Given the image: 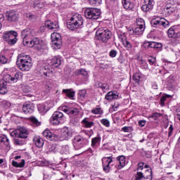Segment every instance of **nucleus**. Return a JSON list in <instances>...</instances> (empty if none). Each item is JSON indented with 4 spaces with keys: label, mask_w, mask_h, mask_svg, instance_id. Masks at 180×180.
I'll list each match as a JSON object with an SVG mask.
<instances>
[{
    "label": "nucleus",
    "mask_w": 180,
    "mask_h": 180,
    "mask_svg": "<svg viewBox=\"0 0 180 180\" xmlns=\"http://www.w3.org/2000/svg\"><path fill=\"white\" fill-rule=\"evenodd\" d=\"M176 115L177 116H180V105H179L178 107H176Z\"/></svg>",
    "instance_id": "774afa93"
},
{
    "label": "nucleus",
    "mask_w": 180,
    "mask_h": 180,
    "mask_svg": "<svg viewBox=\"0 0 180 180\" xmlns=\"http://www.w3.org/2000/svg\"><path fill=\"white\" fill-rule=\"evenodd\" d=\"M145 4L141 6L143 12H148L154 8V0H144Z\"/></svg>",
    "instance_id": "a211bd4d"
},
{
    "label": "nucleus",
    "mask_w": 180,
    "mask_h": 180,
    "mask_svg": "<svg viewBox=\"0 0 180 180\" xmlns=\"http://www.w3.org/2000/svg\"><path fill=\"white\" fill-rule=\"evenodd\" d=\"M34 143L38 148H41L43 146H44V141L40 136H35L33 138Z\"/></svg>",
    "instance_id": "5701e85b"
},
{
    "label": "nucleus",
    "mask_w": 180,
    "mask_h": 180,
    "mask_svg": "<svg viewBox=\"0 0 180 180\" xmlns=\"http://www.w3.org/2000/svg\"><path fill=\"white\" fill-rule=\"evenodd\" d=\"M168 37H171L173 39H176V37H179V30H178V27L176 26L171 27L167 31Z\"/></svg>",
    "instance_id": "f3484780"
},
{
    "label": "nucleus",
    "mask_w": 180,
    "mask_h": 180,
    "mask_svg": "<svg viewBox=\"0 0 180 180\" xmlns=\"http://www.w3.org/2000/svg\"><path fill=\"white\" fill-rule=\"evenodd\" d=\"M82 123L84 124V127H86V129H91V127H92V126L95 124L94 122H89L88 120V118H84L82 120Z\"/></svg>",
    "instance_id": "2f4dec72"
},
{
    "label": "nucleus",
    "mask_w": 180,
    "mask_h": 180,
    "mask_svg": "<svg viewBox=\"0 0 180 180\" xmlns=\"http://www.w3.org/2000/svg\"><path fill=\"white\" fill-rule=\"evenodd\" d=\"M161 116L160 113L155 112L149 117V119H153V120H157L158 117Z\"/></svg>",
    "instance_id": "6e6d98bb"
},
{
    "label": "nucleus",
    "mask_w": 180,
    "mask_h": 180,
    "mask_svg": "<svg viewBox=\"0 0 180 180\" xmlns=\"http://www.w3.org/2000/svg\"><path fill=\"white\" fill-rule=\"evenodd\" d=\"M8 92V89H6V83L4 82H0V94L1 95H5Z\"/></svg>",
    "instance_id": "72a5a7b5"
},
{
    "label": "nucleus",
    "mask_w": 180,
    "mask_h": 180,
    "mask_svg": "<svg viewBox=\"0 0 180 180\" xmlns=\"http://www.w3.org/2000/svg\"><path fill=\"white\" fill-rule=\"evenodd\" d=\"M4 82L6 84V82H8V84H13V80L12 79V76L11 75H6L3 77Z\"/></svg>",
    "instance_id": "a19ab883"
},
{
    "label": "nucleus",
    "mask_w": 180,
    "mask_h": 180,
    "mask_svg": "<svg viewBox=\"0 0 180 180\" xmlns=\"http://www.w3.org/2000/svg\"><path fill=\"white\" fill-rule=\"evenodd\" d=\"M72 144L75 150H80L86 144V139L80 135H77L72 140Z\"/></svg>",
    "instance_id": "6e6552de"
},
{
    "label": "nucleus",
    "mask_w": 180,
    "mask_h": 180,
    "mask_svg": "<svg viewBox=\"0 0 180 180\" xmlns=\"http://www.w3.org/2000/svg\"><path fill=\"white\" fill-rule=\"evenodd\" d=\"M71 108H68V106H64L62 108L63 112H65V113H67L68 115H70V110Z\"/></svg>",
    "instance_id": "680f3d73"
},
{
    "label": "nucleus",
    "mask_w": 180,
    "mask_h": 180,
    "mask_svg": "<svg viewBox=\"0 0 180 180\" xmlns=\"http://www.w3.org/2000/svg\"><path fill=\"white\" fill-rule=\"evenodd\" d=\"M121 41L122 42L124 47H125L127 49V50H128V51H130V50H131L133 46H131L130 42L129 41H127V39H126L124 36L121 38Z\"/></svg>",
    "instance_id": "a878e982"
},
{
    "label": "nucleus",
    "mask_w": 180,
    "mask_h": 180,
    "mask_svg": "<svg viewBox=\"0 0 180 180\" xmlns=\"http://www.w3.org/2000/svg\"><path fill=\"white\" fill-rule=\"evenodd\" d=\"M15 31H8V32H6L4 33L3 34V39L4 40H5V41H6V40H8L11 36L12 37H13V33H15Z\"/></svg>",
    "instance_id": "4c0bfd02"
},
{
    "label": "nucleus",
    "mask_w": 180,
    "mask_h": 180,
    "mask_svg": "<svg viewBox=\"0 0 180 180\" xmlns=\"http://www.w3.org/2000/svg\"><path fill=\"white\" fill-rule=\"evenodd\" d=\"M165 11L169 15H172V13H174V12H175L176 9H175V7L174 6L173 7H170V8H167Z\"/></svg>",
    "instance_id": "13d9d810"
},
{
    "label": "nucleus",
    "mask_w": 180,
    "mask_h": 180,
    "mask_svg": "<svg viewBox=\"0 0 180 180\" xmlns=\"http://www.w3.org/2000/svg\"><path fill=\"white\" fill-rule=\"evenodd\" d=\"M0 63L1 64H6L8 63V59L5 56H0Z\"/></svg>",
    "instance_id": "bf43d9fd"
},
{
    "label": "nucleus",
    "mask_w": 180,
    "mask_h": 180,
    "mask_svg": "<svg viewBox=\"0 0 180 180\" xmlns=\"http://www.w3.org/2000/svg\"><path fill=\"white\" fill-rule=\"evenodd\" d=\"M51 39L52 40V47L55 50H58L63 46V40L61 39V34L57 32H53L51 35Z\"/></svg>",
    "instance_id": "423d86ee"
},
{
    "label": "nucleus",
    "mask_w": 180,
    "mask_h": 180,
    "mask_svg": "<svg viewBox=\"0 0 180 180\" xmlns=\"http://www.w3.org/2000/svg\"><path fill=\"white\" fill-rule=\"evenodd\" d=\"M102 162L103 171H105V172H109V171H110V164L113 162V159L112 156L103 157L102 158Z\"/></svg>",
    "instance_id": "f8f14e48"
},
{
    "label": "nucleus",
    "mask_w": 180,
    "mask_h": 180,
    "mask_svg": "<svg viewBox=\"0 0 180 180\" xmlns=\"http://www.w3.org/2000/svg\"><path fill=\"white\" fill-rule=\"evenodd\" d=\"M91 113L94 115H102L103 113V111L102 110L101 108H96L91 110Z\"/></svg>",
    "instance_id": "de8ad7c7"
},
{
    "label": "nucleus",
    "mask_w": 180,
    "mask_h": 180,
    "mask_svg": "<svg viewBox=\"0 0 180 180\" xmlns=\"http://www.w3.org/2000/svg\"><path fill=\"white\" fill-rule=\"evenodd\" d=\"M141 79V74L136 72L133 75V79L135 84H139L140 82V79Z\"/></svg>",
    "instance_id": "37998d69"
},
{
    "label": "nucleus",
    "mask_w": 180,
    "mask_h": 180,
    "mask_svg": "<svg viewBox=\"0 0 180 180\" xmlns=\"http://www.w3.org/2000/svg\"><path fill=\"white\" fill-rule=\"evenodd\" d=\"M34 8L36 9H41L44 6L45 4L43 2H40L39 0H33Z\"/></svg>",
    "instance_id": "473e14b6"
},
{
    "label": "nucleus",
    "mask_w": 180,
    "mask_h": 180,
    "mask_svg": "<svg viewBox=\"0 0 180 180\" xmlns=\"http://www.w3.org/2000/svg\"><path fill=\"white\" fill-rule=\"evenodd\" d=\"M11 136L18 139H27L29 136V131L25 127H21L11 132Z\"/></svg>",
    "instance_id": "0eeeda50"
},
{
    "label": "nucleus",
    "mask_w": 180,
    "mask_h": 180,
    "mask_svg": "<svg viewBox=\"0 0 180 180\" xmlns=\"http://www.w3.org/2000/svg\"><path fill=\"white\" fill-rule=\"evenodd\" d=\"M63 117H64V114L60 111H56L50 119V122L54 126H57L61 123L63 120Z\"/></svg>",
    "instance_id": "9d476101"
},
{
    "label": "nucleus",
    "mask_w": 180,
    "mask_h": 180,
    "mask_svg": "<svg viewBox=\"0 0 180 180\" xmlns=\"http://www.w3.org/2000/svg\"><path fill=\"white\" fill-rule=\"evenodd\" d=\"M155 61H156L155 58H154L153 56H149L148 58V63H149V64L150 65H155Z\"/></svg>",
    "instance_id": "5fc2aeb1"
},
{
    "label": "nucleus",
    "mask_w": 180,
    "mask_h": 180,
    "mask_svg": "<svg viewBox=\"0 0 180 180\" xmlns=\"http://www.w3.org/2000/svg\"><path fill=\"white\" fill-rule=\"evenodd\" d=\"M75 75H82L83 77H86L88 75V72L84 69H79L75 72Z\"/></svg>",
    "instance_id": "ea45409f"
},
{
    "label": "nucleus",
    "mask_w": 180,
    "mask_h": 180,
    "mask_svg": "<svg viewBox=\"0 0 180 180\" xmlns=\"http://www.w3.org/2000/svg\"><path fill=\"white\" fill-rule=\"evenodd\" d=\"M172 131H174V127L171 124L169 127L168 137H171L172 136Z\"/></svg>",
    "instance_id": "e2e57ef3"
},
{
    "label": "nucleus",
    "mask_w": 180,
    "mask_h": 180,
    "mask_svg": "<svg viewBox=\"0 0 180 180\" xmlns=\"http://www.w3.org/2000/svg\"><path fill=\"white\" fill-rule=\"evenodd\" d=\"M98 88H101L103 91H108L109 89V86L106 83H98Z\"/></svg>",
    "instance_id": "49530a36"
},
{
    "label": "nucleus",
    "mask_w": 180,
    "mask_h": 180,
    "mask_svg": "<svg viewBox=\"0 0 180 180\" xmlns=\"http://www.w3.org/2000/svg\"><path fill=\"white\" fill-rule=\"evenodd\" d=\"M60 136L58 135L57 140L63 141V140H68L70 137L72 136V129L70 127H65L60 131Z\"/></svg>",
    "instance_id": "1a4fd4ad"
},
{
    "label": "nucleus",
    "mask_w": 180,
    "mask_h": 180,
    "mask_svg": "<svg viewBox=\"0 0 180 180\" xmlns=\"http://www.w3.org/2000/svg\"><path fill=\"white\" fill-rule=\"evenodd\" d=\"M18 18L15 11H9L6 13V18L8 22H16Z\"/></svg>",
    "instance_id": "4be33fe9"
},
{
    "label": "nucleus",
    "mask_w": 180,
    "mask_h": 180,
    "mask_svg": "<svg viewBox=\"0 0 180 180\" xmlns=\"http://www.w3.org/2000/svg\"><path fill=\"white\" fill-rule=\"evenodd\" d=\"M12 165L13 167H15V168H23V167H25V160H22L20 163L13 160Z\"/></svg>",
    "instance_id": "e433bc0d"
},
{
    "label": "nucleus",
    "mask_w": 180,
    "mask_h": 180,
    "mask_svg": "<svg viewBox=\"0 0 180 180\" xmlns=\"http://www.w3.org/2000/svg\"><path fill=\"white\" fill-rule=\"evenodd\" d=\"M37 34V32L32 28H27L22 31L21 32V37L23 39V44H27L29 43V41L27 40H32V37H34Z\"/></svg>",
    "instance_id": "20e7f679"
},
{
    "label": "nucleus",
    "mask_w": 180,
    "mask_h": 180,
    "mask_svg": "<svg viewBox=\"0 0 180 180\" xmlns=\"http://www.w3.org/2000/svg\"><path fill=\"white\" fill-rule=\"evenodd\" d=\"M22 77H23V73H22L21 72H15V75L12 76L13 83L20 81V79L22 78Z\"/></svg>",
    "instance_id": "c756f323"
},
{
    "label": "nucleus",
    "mask_w": 180,
    "mask_h": 180,
    "mask_svg": "<svg viewBox=\"0 0 180 180\" xmlns=\"http://www.w3.org/2000/svg\"><path fill=\"white\" fill-rule=\"evenodd\" d=\"M143 177L147 180H153V171L151 169L146 170L143 174Z\"/></svg>",
    "instance_id": "58836bf2"
},
{
    "label": "nucleus",
    "mask_w": 180,
    "mask_h": 180,
    "mask_svg": "<svg viewBox=\"0 0 180 180\" xmlns=\"http://www.w3.org/2000/svg\"><path fill=\"white\" fill-rule=\"evenodd\" d=\"M119 98V93L117 91H111L105 94V99L106 101H113V99Z\"/></svg>",
    "instance_id": "412c9836"
},
{
    "label": "nucleus",
    "mask_w": 180,
    "mask_h": 180,
    "mask_svg": "<svg viewBox=\"0 0 180 180\" xmlns=\"http://www.w3.org/2000/svg\"><path fill=\"white\" fill-rule=\"evenodd\" d=\"M122 3L124 9L131 11V8H133V3H131V0H122Z\"/></svg>",
    "instance_id": "393cba45"
},
{
    "label": "nucleus",
    "mask_w": 180,
    "mask_h": 180,
    "mask_svg": "<svg viewBox=\"0 0 180 180\" xmlns=\"http://www.w3.org/2000/svg\"><path fill=\"white\" fill-rule=\"evenodd\" d=\"M101 143V137H95L91 140V146L92 147H95L97 144H99Z\"/></svg>",
    "instance_id": "a18cd8bd"
},
{
    "label": "nucleus",
    "mask_w": 180,
    "mask_h": 180,
    "mask_svg": "<svg viewBox=\"0 0 180 180\" xmlns=\"http://www.w3.org/2000/svg\"><path fill=\"white\" fill-rule=\"evenodd\" d=\"M22 111L25 115H30L31 113H33V112H34V106L33 105V103L29 101L24 103Z\"/></svg>",
    "instance_id": "2eb2a0df"
},
{
    "label": "nucleus",
    "mask_w": 180,
    "mask_h": 180,
    "mask_svg": "<svg viewBox=\"0 0 180 180\" xmlns=\"http://www.w3.org/2000/svg\"><path fill=\"white\" fill-rule=\"evenodd\" d=\"M14 144L15 146H23V144H25V141L20 140V139H14Z\"/></svg>",
    "instance_id": "603ef678"
},
{
    "label": "nucleus",
    "mask_w": 180,
    "mask_h": 180,
    "mask_svg": "<svg viewBox=\"0 0 180 180\" xmlns=\"http://www.w3.org/2000/svg\"><path fill=\"white\" fill-rule=\"evenodd\" d=\"M167 98H172V96L169 94H163L162 96L160 98V105L165 106V101H167Z\"/></svg>",
    "instance_id": "c9c22d12"
},
{
    "label": "nucleus",
    "mask_w": 180,
    "mask_h": 180,
    "mask_svg": "<svg viewBox=\"0 0 180 180\" xmlns=\"http://www.w3.org/2000/svg\"><path fill=\"white\" fill-rule=\"evenodd\" d=\"M60 154L63 155H68L70 154V146L68 145H65L62 146V148L60 150Z\"/></svg>",
    "instance_id": "f704fd0d"
},
{
    "label": "nucleus",
    "mask_w": 180,
    "mask_h": 180,
    "mask_svg": "<svg viewBox=\"0 0 180 180\" xmlns=\"http://www.w3.org/2000/svg\"><path fill=\"white\" fill-rule=\"evenodd\" d=\"M79 114V110L77 108H70L69 115H72L73 116H78Z\"/></svg>",
    "instance_id": "8fccbe9b"
},
{
    "label": "nucleus",
    "mask_w": 180,
    "mask_h": 180,
    "mask_svg": "<svg viewBox=\"0 0 180 180\" xmlns=\"http://www.w3.org/2000/svg\"><path fill=\"white\" fill-rule=\"evenodd\" d=\"M89 1L92 6H98V5H101V4H102V0H89Z\"/></svg>",
    "instance_id": "09e8293b"
},
{
    "label": "nucleus",
    "mask_w": 180,
    "mask_h": 180,
    "mask_svg": "<svg viewBox=\"0 0 180 180\" xmlns=\"http://www.w3.org/2000/svg\"><path fill=\"white\" fill-rule=\"evenodd\" d=\"M42 136L44 137H46V139L47 140H50V141H53V140L57 141V137H58V135H56V134H53L48 129H45L42 132Z\"/></svg>",
    "instance_id": "6ab92c4d"
},
{
    "label": "nucleus",
    "mask_w": 180,
    "mask_h": 180,
    "mask_svg": "<svg viewBox=\"0 0 180 180\" xmlns=\"http://www.w3.org/2000/svg\"><path fill=\"white\" fill-rule=\"evenodd\" d=\"M37 108L40 113H46L47 112V108H46V105L44 104H39Z\"/></svg>",
    "instance_id": "c03bdc74"
},
{
    "label": "nucleus",
    "mask_w": 180,
    "mask_h": 180,
    "mask_svg": "<svg viewBox=\"0 0 180 180\" xmlns=\"http://www.w3.org/2000/svg\"><path fill=\"white\" fill-rule=\"evenodd\" d=\"M116 56H117V51L115 50H112L110 52V57L115 58Z\"/></svg>",
    "instance_id": "0e129e2a"
},
{
    "label": "nucleus",
    "mask_w": 180,
    "mask_h": 180,
    "mask_svg": "<svg viewBox=\"0 0 180 180\" xmlns=\"http://www.w3.org/2000/svg\"><path fill=\"white\" fill-rule=\"evenodd\" d=\"M79 95L81 98H84L86 95V90H81L79 92Z\"/></svg>",
    "instance_id": "69168bd1"
},
{
    "label": "nucleus",
    "mask_w": 180,
    "mask_h": 180,
    "mask_svg": "<svg viewBox=\"0 0 180 180\" xmlns=\"http://www.w3.org/2000/svg\"><path fill=\"white\" fill-rule=\"evenodd\" d=\"M63 94H65L70 99H74V96H75V91L72 89H63Z\"/></svg>",
    "instance_id": "b1692460"
},
{
    "label": "nucleus",
    "mask_w": 180,
    "mask_h": 180,
    "mask_svg": "<svg viewBox=\"0 0 180 180\" xmlns=\"http://www.w3.org/2000/svg\"><path fill=\"white\" fill-rule=\"evenodd\" d=\"M96 36L100 41H102L103 43H108L110 37H112V32L108 30V28L99 29L96 32Z\"/></svg>",
    "instance_id": "7ed1b4c3"
},
{
    "label": "nucleus",
    "mask_w": 180,
    "mask_h": 180,
    "mask_svg": "<svg viewBox=\"0 0 180 180\" xmlns=\"http://www.w3.org/2000/svg\"><path fill=\"white\" fill-rule=\"evenodd\" d=\"M16 63L17 67L20 71H30V69L33 67L32 58L25 53L18 55Z\"/></svg>",
    "instance_id": "f257e3e1"
},
{
    "label": "nucleus",
    "mask_w": 180,
    "mask_h": 180,
    "mask_svg": "<svg viewBox=\"0 0 180 180\" xmlns=\"http://www.w3.org/2000/svg\"><path fill=\"white\" fill-rule=\"evenodd\" d=\"M122 130L124 131V133H130V131H133L132 127H124L122 128Z\"/></svg>",
    "instance_id": "4d7b16f0"
},
{
    "label": "nucleus",
    "mask_w": 180,
    "mask_h": 180,
    "mask_svg": "<svg viewBox=\"0 0 180 180\" xmlns=\"http://www.w3.org/2000/svg\"><path fill=\"white\" fill-rule=\"evenodd\" d=\"M84 15L87 19L96 20L101 17V10L98 8H87L84 11Z\"/></svg>",
    "instance_id": "39448f33"
},
{
    "label": "nucleus",
    "mask_w": 180,
    "mask_h": 180,
    "mask_svg": "<svg viewBox=\"0 0 180 180\" xmlns=\"http://www.w3.org/2000/svg\"><path fill=\"white\" fill-rule=\"evenodd\" d=\"M146 28L143 27L136 26L134 30H130L129 32L130 33H135V34L140 35L143 34V32H144Z\"/></svg>",
    "instance_id": "7c9ffc66"
},
{
    "label": "nucleus",
    "mask_w": 180,
    "mask_h": 180,
    "mask_svg": "<svg viewBox=\"0 0 180 180\" xmlns=\"http://www.w3.org/2000/svg\"><path fill=\"white\" fill-rule=\"evenodd\" d=\"M136 26L139 27H145L146 28V22L143 18H137L136 19Z\"/></svg>",
    "instance_id": "79ce46f5"
},
{
    "label": "nucleus",
    "mask_w": 180,
    "mask_h": 180,
    "mask_svg": "<svg viewBox=\"0 0 180 180\" xmlns=\"http://www.w3.org/2000/svg\"><path fill=\"white\" fill-rule=\"evenodd\" d=\"M143 47L146 49V50H148V49L157 50L158 49H162V44L155 41H145L143 43Z\"/></svg>",
    "instance_id": "ddd939ff"
},
{
    "label": "nucleus",
    "mask_w": 180,
    "mask_h": 180,
    "mask_svg": "<svg viewBox=\"0 0 180 180\" xmlns=\"http://www.w3.org/2000/svg\"><path fill=\"white\" fill-rule=\"evenodd\" d=\"M101 123L103 124V126H105V127H109V126H110V122L108 119H102Z\"/></svg>",
    "instance_id": "864d4df0"
},
{
    "label": "nucleus",
    "mask_w": 180,
    "mask_h": 180,
    "mask_svg": "<svg viewBox=\"0 0 180 180\" xmlns=\"http://www.w3.org/2000/svg\"><path fill=\"white\" fill-rule=\"evenodd\" d=\"M0 144H4L6 147H9V139H8L7 136L4 135L0 136Z\"/></svg>",
    "instance_id": "c85d7f7f"
},
{
    "label": "nucleus",
    "mask_w": 180,
    "mask_h": 180,
    "mask_svg": "<svg viewBox=\"0 0 180 180\" xmlns=\"http://www.w3.org/2000/svg\"><path fill=\"white\" fill-rule=\"evenodd\" d=\"M53 81L47 80L44 83V88L46 92H50L53 89Z\"/></svg>",
    "instance_id": "bb28decb"
},
{
    "label": "nucleus",
    "mask_w": 180,
    "mask_h": 180,
    "mask_svg": "<svg viewBox=\"0 0 180 180\" xmlns=\"http://www.w3.org/2000/svg\"><path fill=\"white\" fill-rule=\"evenodd\" d=\"M151 25L153 27H158L162 26L163 27H169V22L165 18L153 19L151 20Z\"/></svg>",
    "instance_id": "9b49d317"
},
{
    "label": "nucleus",
    "mask_w": 180,
    "mask_h": 180,
    "mask_svg": "<svg viewBox=\"0 0 180 180\" xmlns=\"http://www.w3.org/2000/svg\"><path fill=\"white\" fill-rule=\"evenodd\" d=\"M116 165L115 168L117 169H122V168H124L126 166V156L124 155H120L117 157L116 158Z\"/></svg>",
    "instance_id": "dca6fc26"
},
{
    "label": "nucleus",
    "mask_w": 180,
    "mask_h": 180,
    "mask_svg": "<svg viewBox=\"0 0 180 180\" xmlns=\"http://www.w3.org/2000/svg\"><path fill=\"white\" fill-rule=\"evenodd\" d=\"M16 41H18V38H14V39H7V43L11 45L15 44Z\"/></svg>",
    "instance_id": "052dcab7"
},
{
    "label": "nucleus",
    "mask_w": 180,
    "mask_h": 180,
    "mask_svg": "<svg viewBox=\"0 0 180 180\" xmlns=\"http://www.w3.org/2000/svg\"><path fill=\"white\" fill-rule=\"evenodd\" d=\"M51 65H54V67H60L61 65V59L60 58L54 57L51 60Z\"/></svg>",
    "instance_id": "cd10ccee"
},
{
    "label": "nucleus",
    "mask_w": 180,
    "mask_h": 180,
    "mask_svg": "<svg viewBox=\"0 0 180 180\" xmlns=\"http://www.w3.org/2000/svg\"><path fill=\"white\" fill-rule=\"evenodd\" d=\"M24 45L28 47H35L37 50H40L41 49V41H40V39L35 37L32 40H30L28 44Z\"/></svg>",
    "instance_id": "4468645a"
},
{
    "label": "nucleus",
    "mask_w": 180,
    "mask_h": 180,
    "mask_svg": "<svg viewBox=\"0 0 180 180\" xmlns=\"http://www.w3.org/2000/svg\"><path fill=\"white\" fill-rule=\"evenodd\" d=\"M143 167H144V163H143V162L139 163L138 169H137L138 172H140V171H142Z\"/></svg>",
    "instance_id": "338daca9"
},
{
    "label": "nucleus",
    "mask_w": 180,
    "mask_h": 180,
    "mask_svg": "<svg viewBox=\"0 0 180 180\" xmlns=\"http://www.w3.org/2000/svg\"><path fill=\"white\" fill-rule=\"evenodd\" d=\"M45 25L46 27H48V29H50V30H53V32H57V30H58L60 27L58 22H53L51 20L46 21Z\"/></svg>",
    "instance_id": "aec40b11"
},
{
    "label": "nucleus",
    "mask_w": 180,
    "mask_h": 180,
    "mask_svg": "<svg viewBox=\"0 0 180 180\" xmlns=\"http://www.w3.org/2000/svg\"><path fill=\"white\" fill-rule=\"evenodd\" d=\"M30 121L34 126H40L41 124L40 122L34 117H31Z\"/></svg>",
    "instance_id": "3c124183"
},
{
    "label": "nucleus",
    "mask_w": 180,
    "mask_h": 180,
    "mask_svg": "<svg viewBox=\"0 0 180 180\" xmlns=\"http://www.w3.org/2000/svg\"><path fill=\"white\" fill-rule=\"evenodd\" d=\"M84 25V18L81 14L73 15L68 22L67 27L70 30H75L79 29Z\"/></svg>",
    "instance_id": "f03ea898"
}]
</instances>
